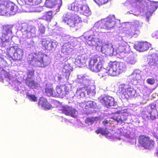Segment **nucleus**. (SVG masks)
I'll return each instance as SVG.
<instances>
[{
    "mask_svg": "<svg viewBox=\"0 0 158 158\" xmlns=\"http://www.w3.org/2000/svg\"><path fill=\"white\" fill-rule=\"evenodd\" d=\"M13 26L10 25L3 26L2 28V36L0 37V47H5L9 44L12 39Z\"/></svg>",
    "mask_w": 158,
    "mask_h": 158,
    "instance_id": "obj_1",
    "label": "nucleus"
},
{
    "mask_svg": "<svg viewBox=\"0 0 158 158\" xmlns=\"http://www.w3.org/2000/svg\"><path fill=\"white\" fill-rule=\"evenodd\" d=\"M68 9L86 16H89L91 14V11L88 6L82 3L81 2L75 1L69 6Z\"/></svg>",
    "mask_w": 158,
    "mask_h": 158,
    "instance_id": "obj_2",
    "label": "nucleus"
},
{
    "mask_svg": "<svg viewBox=\"0 0 158 158\" xmlns=\"http://www.w3.org/2000/svg\"><path fill=\"white\" fill-rule=\"evenodd\" d=\"M69 16L65 15L63 17V20L70 27H76L82 22L81 19L76 14H72L69 18Z\"/></svg>",
    "mask_w": 158,
    "mask_h": 158,
    "instance_id": "obj_3",
    "label": "nucleus"
},
{
    "mask_svg": "<svg viewBox=\"0 0 158 158\" xmlns=\"http://www.w3.org/2000/svg\"><path fill=\"white\" fill-rule=\"evenodd\" d=\"M116 110L115 108H109V111L112 113L109 118L113 119L118 123L122 124L125 123L127 120V116L124 113H118Z\"/></svg>",
    "mask_w": 158,
    "mask_h": 158,
    "instance_id": "obj_4",
    "label": "nucleus"
},
{
    "mask_svg": "<svg viewBox=\"0 0 158 158\" xmlns=\"http://www.w3.org/2000/svg\"><path fill=\"white\" fill-rule=\"evenodd\" d=\"M15 5L12 2L3 0L0 1V15H4L8 12L10 8L11 11H14Z\"/></svg>",
    "mask_w": 158,
    "mask_h": 158,
    "instance_id": "obj_5",
    "label": "nucleus"
},
{
    "mask_svg": "<svg viewBox=\"0 0 158 158\" xmlns=\"http://www.w3.org/2000/svg\"><path fill=\"white\" fill-rule=\"evenodd\" d=\"M123 67L122 64L116 61L111 62L109 68V75L115 76L122 73Z\"/></svg>",
    "mask_w": 158,
    "mask_h": 158,
    "instance_id": "obj_6",
    "label": "nucleus"
},
{
    "mask_svg": "<svg viewBox=\"0 0 158 158\" xmlns=\"http://www.w3.org/2000/svg\"><path fill=\"white\" fill-rule=\"evenodd\" d=\"M138 140L139 143L146 149H150L153 148L155 144L154 140L150 139L149 137L144 135L140 136Z\"/></svg>",
    "mask_w": 158,
    "mask_h": 158,
    "instance_id": "obj_7",
    "label": "nucleus"
},
{
    "mask_svg": "<svg viewBox=\"0 0 158 158\" xmlns=\"http://www.w3.org/2000/svg\"><path fill=\"white\" fill-rule=\"evenodd\" d=\"M99 58L97 55L94 56L90 58L89 62V67L90 69L95 72L100 71L102 67L101 62L99 61L97 64H95L98 62V59Z\"/></svg>",
    "mask_w": 158,
    "mask_h": 158,
    "instance_id": "obj_8",
    "label": "nucleus"
},
{
    "mask_svg": "<svg viewBox=\"0 0 158 158\" xmlns=\"http://www.w3.org/2000/svg\"><path fill=\"white\" fill-rule=\"evenodd\" d=\"M142 27V25L138 21L134 22L132 25V28L130 30L128 34L130 37H137L140 33V29Z\"/></svg>",
    "mask_w": 158,
    "mask_h": 158,
    "instance_id": "obj_9",
    "label": "nucleus"
},
{
    "mask_svg": "<svg viewBox=\"0 0 158 158\" xmlns=\"http://www.w3.org/2000/svg\"><path fill=\"white\" fill-rule=\"evenodd\" d=\"M41 43L42 47L44 50L51 51L54 48L55 43L46 39H42Z\"/></svg>",
    "mask_w": 158,
    "mask_h": 158,
    "instance_id": "obj_10",
    "label": "nucleus"
},
{
    "mask_svg": "<svg viewBox=\"0 0 158 158\" xmlns=\"http://www.w3.org/2000/svg\"><path fill=\"white\" fill-rule=\"evenodd\" d=\"M60 110L66 115H70L72 117H75L76 111L71 107L67 106H62Z\"/></svg>",
    "mask_w": 158,
    "mask_h": 158,
    "instance_id": "obj_11",
    "label": "nucleus"
},
{
    "mask_svg": "<svg viewBox=\"0 0 158 158\" xmlns=\"http://www.w3.org/2000/svg\"><path fill=\"white\" fill-rule=\"evenodd\" d=\"M77 91L80 92V95L82 97L85 96V91H86L88 95H94L95 94V91L94 89H91L88 86L85 85L84 87L78 89Z\"/></svg>",
    "mask_w": 158,
    "mask_h": 158,
    "instance_id": "obj_12",
    "label": "nucleus"
},
{
    "mask_svg": "<svg viewBox=\"0 0 158 158\" xmlns=\"http://www.w3.org/2000/svg\"><path fill=\"white\" fill-rule=\"evenodd\" d=\"M150 44L147 42H139L134 45V47L139 52H144L148 50Z\"/></svg>",
    "mask_w": 158,
    "mask_h": 158,
    "instance_id": "obj_13",
    "label": "nucleus"
},
{
    "mask_svg": "<svg viewBox=\"0 0 158 158\" xmlns=\"http://www.w3.org/2000/svg\"><path fill=\"white\" fill-rule=\"evenodd\" d=\"M12 48L15 50L13 55L14 59L17 60H21L23 56V50L15 46H14Z\"/></svg>",
    "mask_w": 158,
    "mask_h": 158,
    "instance_id": "obj_14",
    "label": "nucleus"
},
{
    "mask_svg": "<svg viewBox=\"0 0 158 158\" xmlns=\"http://www.w3.org/2000/svg\"><path fill=\"white\" fill-rule=\"evenodd\" d=\"M44 54L42 53H39L37 56L35 63L40 67H44L48 64V62L44 61Z\"/></svg>",
    "mask_w": 158,
    "mask_h": 158,
    "instance_id": "obj_15",
    "label": "nucleus"
},
{
    "mask_svg": "<svg viewBox=\"0 0 158 158\" xmlns=\"http://www.w3.org/2000/svg\"><path fill=\"white\" fill-rule=\"evenodd\" d=\"M39 106H41L44 109L47 110L50 109L52 107V105L49 104L47 99L44 98H41L38 102Z\"/></svg>",
    "mask_w": 158,
    "mask_h": 158,
    "instance_id": "obj_16",
    "label": "nucleus"
},
{
    "mask_svg": "<svg viewBox=\"0 0 158 158\" xmlns=\"http://www.w3.org/2000/svg\"><path fill=\"white\" fill-rule=\"evenodd\" d=\"M95 103L94 102L89 101H85L81 103V106L83 108H84L85 111H88L91 110L92 108H94L95 106Z\"/></svg>",
    "mask_w": 158,
    "mask_h": 158,
    "instance_id": "obj_17",
    "label": "nucleus"
},
{
    "mask_svg": "<svg viewBox=\"0 0 158 158\" xmlns=\"http://www.w3.org/2000/svg\"><path fill=\"white\" fill-rule=\"evenodd\" d=\"M121 92L125 97L127 99L132 97L134 95L133 89L131 88L127 89L122 88Z\"/></svg>",
    "mask_w": 158,
    "mask_h": 158,
    "instance_id": "obj_18",
    "label": "nucleus"
},
{
    "mask_svg": "<svg viewBox=\"0 0 158 158\" xmlns=\"http://www.w3.org/2000/svg\"><path fill=\"white\" fill-rule=\"evenodd\" d=\"M86 61L85 57L78 56L75 59L74 64L77 67H81L85 64Z\"/></svg>",
    "mask_w": 158,
    "mask_h": 158,
    "instance_id": "obj_19",
    "label": "nucleus"
},
{
    "mask_svg": "<svg viewBox=\"0 0 158 158\" xmlns=\"http://www.w3.org/2000/svg\"><path fill=\"white\" fill-rule=\"evenodd\" d=\"M151 109V111L148 112L150 115V119L154 120L156 118V114L157 112L156 109V104L154 103L151 104L150 105Z\"/></svg>",
    "mask_w": 158,
    "mask_h": 158,
    "instance_id": "obj_20",
    "label": "nucleus"
},
{
    "mask_svg": "<svg viewBox=\"0 0 158 158\" xmlns=\"http://www.w3.org/2000/svg\"><path fill=\"white\" fill-rule=\"evenodd\" d=\"M141 76L140 73L137 70H135L129 76V79L131 81L139 80L141 79Z\"/></svg>",
    "mask_w": 158,
    "mask_h": 158,
    "instance_id": "obj_21",
    "label": "nucleus"
},
{
    "mask_svg": "<svg viewBox=\"0 0 158 158\" xmlns=\"http://www.w3.org/2000/svg\"><path fill=\"white\" fill-rule=\"evenodd\" d=\"M25 84L29 87L32 88H35L38 85L34 80H31L30 77H28L26 79Z\"/></svg>",
    "mask_w": 158,
    "mask_h": 158,
    "instance_id": "obj_22",
    "label": "nucleus"
},
{
    "mask_svg": "<svg viewBox=\"0 0 158 158\" xmlns=\"http://www.w3.org/2000/svg\"><path fill=\"white\" fill-rule=\"evenodd\" d=\"M36 31L35 27L34 26L31 25L27 30V33L30 35L29 37H33L35 36Z\"/></svg>",
    "mask_w": 158,
    "mask_h": 158,
    "instance_id": "obj_23",
    "label": "nucleus"
},
{
    "mask_svg": "<svg viewBox=\"0 0 158 158\" xmlns=\"http://www.w3.org/2000/svg\"><path fill=\"white\" fill-rule=\"evenodd\" d=\"M97 39L94 38L89 37L86 40V44L90 46H95L97 44Z\"/></svg>",
    "mask_w": 158,
    "mask_h": 158,
    "instance_id": "obj_24",
    "label": "nucleus"
},
{
    "mask_svg": "<svg viewBox=\"0 0 158 158\" xmlns=\"http://www.w3.org/2000/svg\"><path fill=\"white\" fill-rule=\"evenodd\" d=\"M53 17V11H49L45 12L43 16L44 19L48 21H51Z\"/></svg>",
    "mask_w": 158,
    "mask_h": 158,
    "instance_id": "obj_25",
    "label": "nucleus"
},
{
    "mask_svg": "<svg viewBox=\"0 0 158 158\" xmlns=\"http://www.w3.org/2000/svg\"><path fill=\"white\" fill-rule=\"evenodd\" d=\"M58 0H46L45 5L46 7L51 8L55 6Z\"/></svg>",
    "mask_w": 158,
    "mask_h": 158,
    "instance_id": "obj_26",
    "label": "nucleus"
},
{
    "mask_svg": "<svg viewBox=\"0 0 158 158\" xmlns=\"http://www.w3.org/2000/svg\"><path fill=\"white\" fill-rule=\"evenodd\" d=\"M157 7L156 6L153 5H151L150 6V8H149L150 9H152V10H148L146 12V15L147 18H148L150 16H151L153 12L156 9Z\"/></svg>",
    "mask_w": 158,
    "mask_h": 158,
    "instance_id": "obj_27",
    "label": "nucleus"
},
{
    "mask_svg": "<svg viewBox=\"0 0 158 158\" xmlns=\"http://www.w3.org/2000/svg\"><path fill=\"white\" fill-rule=\"evenodd\" d=\"M109 25V21L107 19H105L102 21L100 24V27L103 29H108Z\"/></svg>",
    "mask_w": 158,
    "mask_h": 158,
    "instance_id": "obj_28",
    "label": "nucleus"
},
{
    "mask_svg": "<svg viewBox=\"0 0 158 158\" xmlns=\"http://www.w3.org/2000/svg\"><path fill=\"white\" fill-rule=\"evenodd\" d=\"M109 25V21L107 19H105L102 21L100 24V27L103 29H108Z\"/></svg>",
    "mask_w": 158,
    "mask_h": 158,
    "instance_id": "obj_29",
    "label": "nucleus"
},
{
    "mask_svg": "<svg viewBox=\"0 0 158 158\" xmlns=\"http://www.w3.org/2000/svg\"><path fill=\"white\" fill-rule=\"evenodd\" d=\"M106 129L99 128L96 130L95 132L97 134H101L102 135H107L108 131Z\"/></svg>",
    "mask_w": 158,
    "mask_h": 158,
    "instance_id": "obj_30",
    "label": "nucleus"
},
{
    "mask_svg": "<svg viewBox=\"0 0 158 158\" xmlns=\"http://www.w3.org/2000/svg\"><path fill=\"white\" fill-rule=\"evenodd\" d=\"M45 31V26L43 24H40L38 26V32L40 35L44 34Z\"/></svg>",
    "mask_w": 158,
    "mask_h": 158,
    "instance_id": "obj_31",
    "label": "nucleus"
},
{
    "mask_svg": "<svg viewBox=\"0 0 158 158\" xmlns=\"http://www.w3.org/2000/svg\"><path fill=\"white\" fill-rule=\"evenodd\" d=\"M114 17L109 16V28L113 27L115 24Z\"/></svg>",
    "mask_w": 158,
    "mask_h": 158,
    "instance_id": "obj_32",
    "label": "nucleus"
},
{
    "mask_svg": "<svg viewBox=\"0 0 158 158\" xmlns=\"http://www.w3.org/2000/svg\"><path fill=\"white\" fill-rule=\"evenodd\" d=\"M53 88H46L45 89V93L47 96H50L53 95Z\"/></svg>",
    "mask_w": 158,
    "mask_h": 158,
    "instance_id": "obj_33",
    "label": "nucleus"
},
{
    "mask_svg": "<svg viewBox=\"0 0 158 158\" xmlns=\"http://www.w3.org/2000/svg\"><path fill=\"white\" fill-rule=\"evenodd\" d=\"M109 70L104 69L101 73L99 74V75L102 77L107 76L109 75Z\"/></svg>",
    "mask_w": 158,
    "mask_h": 158,
    "instance_id": "obj_34",
    "label": "nucleus"
},
{
    "mask_svg": "<svg viewBox=\"0 0 158 158\" xmlns=\"http://www.w3.org/2000/svg\"><path fill=\"white\" fill-rule=\"evenodd\" d=\"M27 96L30 101L35 102L37 100V98L34 95H27Z\"/></svg>",
    "mask_w": 158,
    "mask_h": 158,
    "instance_id": "obj_35",
    "label": "nucleus"
},
{
    "mask_svg": "<svg viewBox=\"0 0 158 158\" xmlns=\"http://www.w3.org/2000/svg\"><path fill=\"white\" fill-rule=\"evenodd\" d=\"M98 5H102L107 3L108 0H94Z\"/></svg>",
    "mask_w": 158,
    "mask_h": 158,
    "instance_id": "obj_36",
    "label": "nucleus"
},
{
    "mask_svg": "<svg viewBox=\"0 0 158 158\" xmlns=\"http://www.w3.org/2000/svg\"><path fill=\"white\" fill-rule=\"evenodd\" d=\"M146 81L148 84L150 85H153L155 83V80L152 78H148L146 80Z\"/></svg>",
    "mask_w": 158,
    "mask_h": 158,
    "instance_id": "obj_37",
    "label": "nucleus"
},
{
    "mask_svg": "<svg viewBox=\"0 0 158 158\" xmlns=\"http://www.w3.org/2000/svg\"><path fill=\"white\" fill-rule=\"evenodd\" d=\"M115 104V102L114 101V99L112 97H110L109 98V107L111 106H113Z\"/></svg>",
    "mask_w": 158,
    "mask_h": 158,
    "instance_id": "obj_38",
    "label": "nucleus"
},
{
    "mask_svg": "<svg viewBox=\"0 0 158 158\" xmlns=\"http://www.w3.org/2000/svg\"><path fill=\"white\" fill-rule=\"evenodd\" d=\"M95 120V118L93 117H88L85 120V122L86 123H93Z\"/></svg>",
    "mask_w": 158,
    "mask_h": 158,
    "instance_id": "obj_39",
    "label": "nucleus"
},
{
    "mask_svg": "<svg viewBox=\"0 0 158 158\" xmlns=\"http://www.w3.org/2000/svg\"><path fill=\"white\" fill-rule=\"evenodd\" d=\"M149 64L150 65H156V61L153 58L150 59L149 61L148 62Z\"/></svg>",
    "mask_w": 158,
    "mask_h": 158,
    "instance_id": "obj_40",
    "label": "nucleus"
},
{
    "mask_svg": "<svg viewBox=\"0 0 158 158\" xmlns=\"http://www.w3.org/2000/svg\"><path fill=\"white\" fill-rule=\"evenodd\" d=\"M142 117L144 119H149L150 118V116H149L147 115L146 113L145 112H143L141 114Z\"/></svg>",
    "mask_w": 158,
    "mask_h": 158,
    "instance_id": "obj_41",
    "label": "nucleus"
},
{
    "mask_svg": "<svg viewBox=\"0 0 158 158\" xmlns=\"http://www.w3.org/2000/svg\"><path fill=\"white\" fill-rule=\"evenodd\" d=\"M33 4L34 5H37L40 4L42 0H31Z\"/></svg>",
    "mask_w": 158,
    "mask_h": 158,
    "instance_id": "obj_42",
    "label": "nucleus"
},
{
    "mask_svg": "<svg viewBox=\"0 0 158 158\" xmlns=\"http://www.w3.org/2000/svg\"><path fill=\"white\" fill-rule=\"evenodd\" d=\"M114 54V48L112 46L109 48V56H112Z\"/></svg>",
    "mask_w": 158,
    "mask_h": 158,
    "instance_id": "obj_43",
    "label": "nucleus"
},
{
    "mask_svg": "<svg viewBox=\"0 0 158 158\" xmlns=\"http://www.w3.org/2000/svg\"><path fill=\"white\" fill-rule=\"evenodd\" d=\"M102 102H103L105 104H106V103L108 101V97L105 96L102 99Z\"/></svg>",
    "mask_w": 158,
    "mask_h": 158,
    "instance_id": "obj_44",
    "label": "nucleus"
},
{
    "mask_svg": "<svg viewBox=\"0 0 158 158\" xmlns=\"http://www.w3.org/2000/svg\"><path fill=\"white\" fill-rule=\"evenodd\" d=\"M61 51L63 53H67L68 50L66 49L65 47L64 46L61 48Z\"/></svg>",
    "mask_w": 158,
    "mask_h": 158,
    "instance_id": "obj_45",
    "label": "nucleus"
},
{
    "mask_svg": "<svg viewBox=\"0 0 158 158\" xmlns=\"http://www.w3.org/2000/svg\"><path fill=\"white\" fill-rule=\"evenodd\" d=\"M29 58L30 59V58L31 59V60H28V61L29 62V63L30 64H31V62H32L34 61V57L33 56H31V58Z\"/></svg>",
    "mask_w": 158,
    "mask_h": 158,
    "instance_id": "obj_46",
    "label": "nucleus"
},
{
    "mask_svg": "<svg viewBox=\"0 0 158 158\" xmlns=\"http://www.w3.org/2000/svg\"><path fill=\"white\" fill-rule=\"evenodd\" d=\"M129 63L130 64H133L135 63V61L133 59H131L129 61Z\"/></svg>",
    "mask_w": 158,
    "mask_h": 158,
    "instance_id": "obj_47",
    "label": "nucleus"
},
{
    "mask_svg": "<svg viewBox=\"0 0 158 158\" xmlns=\"http://www.w3.org/2000/svg\"><path fill=\"white\" fill-rule=\"evenodd\" d=\"M102 123L104 126H106V124H108V121L107 120H105L102 122Z\"/></svg>",
    "mask_w": 158,
    "mask_h": 158,
    "instance_id": "obj_48",
    "label": "nucleus"
},
{
    "mask_svg": "<svg viewBox=\"0 0 158 158\" xmlns=\"http://www.w3.org/2000/svg\"><path fill=\"white\" fill-rule=\"evenodd\" d=\"M28 73L31 75H33L34 74V71H29V72H28Z\"/></svg>",
    "mask_w": 158,
    "mask_h": 158,
    "instance_id": "obj_49",
    "label": "nucleus"
},
{
    "mask_svg": "<svg viewBox=\"0 0 158 158\" xmlns=\"http://www.w3.org/2000/svg\"><path fill=\"white\" fill-rule=\"evenodd\" d=\"M154 136L157 139V141H158V136L155 133L154 134Z\"/></svg>",
    "mask_w": 158,
    "mask_h": 158,
    "instance_id": "obj_50",
    "label": "nucleus"
},
{
    "mask_svg": "<svg viewBox=\"0 0 158 158\" xmlns=\"http://www.w3.org/2000/svg\"><path fill=\"white\" fill-rule=\"evenodd\" d=\"M67 74H68L67 78L68 79L69 78V76L70 74V73L69 71L67 73Z\"/></svg>",
    "mask_w": 158,
    "mask_h": 158,
    "instance_id": "obj_51",
    "label": "nucleus"
},
{
    "mask_svg": "<svg viewBox=\"0 0 158 158\" xmlns=\"http://www.w3.org/2000/svg\"><path fill=\"white\" fill-rule=\"evenodd\" d=\"M60 90L61 89L60 88H58L57 89V91H60Z\"/></svg>",
    "mask_w": 158,
    "mask_h": 158,
    "instance_id": "obj_52",
    "label": "nucleus"
},
{
    "mask_svg": "<svg viewBox=\"0 0 158 158\" xmlns=\"http://www.w3.org/2000/svg\"><path fill=\"white\" fill-rule=\"evenodd\" d=\"M136 1L139 2H141L143 0H135Z\"/></svg>",
    "mask_w": 158,
    "mask_h": 158,
    "instance_id": "obj_53",
    "label": "nucleus"
},
{
    "mask_svg": "<svg viewBox=\"0 0 158 158\" xmlns=\"http://www.w3.org/2000/svg\"><path fill=\"white\" fill-rule=\"evenodd\" d=\"M81 25L79 26L78 27L79 28H80Z\"/></svg>",
    "mask_w": 158,
    "mask_h": 158,
    "instance_id": "obj_54",
    "label": "nucleus"
},
{
    "mask_svg": "<svg viewBox=\"0 0 158 158\" xmlns=\"http://www.w3.org/2000/svg\"><path fill=\"white\" fill-rule=\"evenodd\" d=\"M124 51H126L125 49H124Z\"/></svg>",
    "mask_w": 158,
    "mask_h": 158,
    "instance_id": "obj_55",
    "label": "nucleus"
},
{
    "mask_svg": "<svg viewBox=\"0 0 158 158\" xmlns=\"http://www.w3.org/2000/svg\"><path fill=\"white\" fill-rule=\"evenodd\" d=\"M66 77H67V76L66 75Z\"/></svg>",
    "mask_w": 158,
    "mask_h": 158,
    "instance_id": "obj_56",
    "label": "nucleus"
}]
</instances>
